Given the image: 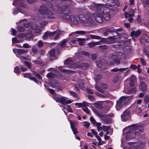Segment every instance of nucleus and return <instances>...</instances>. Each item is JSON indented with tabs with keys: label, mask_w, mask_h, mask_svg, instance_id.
<instances>
[{
	"label": "nucleus",
	"mask_w": 149,
	"mask_h": 149,
	"mask_svg": "<svg viewBox=\"0 0 149 149\" xmlns=\"http://www.w3.org/2000/svg\"><path fill=\"white\" fill-rule=\"evenodd\" d=\"M92 16L88 12L87 15H71L70 16V22L74 24L77 25L81 23L86 26L92 25L94 23V21L91 18Z\"/></svg>",
	"instance_id": "f257e3e1"
},
{
	"label": "nucleus",
	"mask_w": 149,
	"mask_h": 149,
	"mask_svg": "<svg viewBox=\"0 0 149 149\" xmlns=\"http://www.w3.org/2000/svg\"><path fill=\"white\" fill-rule=\"evenodd\" d=\"M143 130L142 126L136 124H132L123 130V134L125 135L126 139H132L138 136Z\"/></svg>",
	"instance_id": "f03ea898"
},
{
	"label": "nucleus",
	"mask_w": 149,
	"mask_h": 149,
	"mask_svg": "<svg viewBox=\"0 0 149 149\" xmlns=\"http://www.w3.org/2000/svg\"><path fill=\"white\" fill-rule=\"evenodd\" d=\"M55 9L57 10V11L56 14H53L49 10L48 8L45 6L42 5L40 7L38 11L40 13L47 16V18L49 19H53L57 16L59 15L62 14L63 9L62 8L57 6Z\"/></svg>",
	"instance_id": "7ed1b4c3"
},
{
	"label": "nucleus",
	"mask_w": 149,
	"mask_h": 149,
	"mask_svg": "<svg viewBox=\"0 0 149 149\" xmlns=\"http://www.w3.org/2000/svg\"><path fill=\"white\" fill-rule=\"evenodd\" d=\"M106 5H102L100 4L93 3V10L96 11V13L94 14L93 16L95 20L97 22L99 23H102L103 21V18L102 14L100 13L101 11V8L107 7Z\"/></svg>",
	"instance_id": "20e7f679"
},
{
	"label": "nucleus",
	"mask_w": 149,
	"mask_h": 149,
	"mask_svg": "<svg viewBox=\"0 0 149 149\" xmlns=\"http://www.w3.org/2000/svg\"><path fill=\"white\" fill-rule=\"evenodd\" d=\"M129 97L125 96H122L117 101L116 107L117 110H120L124 106L126 105L128 103Z\"/></svg>",
	"instance_id": "39448f33"
},
{
	"label": "nucleus",
	"mask_w": 149,
	"mask_h": 149,
	"mask_svg": "<svg viewBox=\"0 0 149 149\" xmlns=\"http://www.w3.org/2000/svg\"><path fill=\"white\" fill-rule=\"evenodd\" d=\"M68 98L64 97H58L54 98L56 102H59L62 104L65 105L67 104L71 103L72 101L70 100H68Z\"/></svg>",
	"instance_id": "423d86ee"
},
{
	"label": "nucleus",
	"mask_w": 149,
	"mask_h": 149,
	"mask_svg": "<svg viewBox=\"0 0 149 149\" xmlns=\"http://www.w3.org/2000/svg\"><path fill=\"white\" fill-rule=\"evenodd\" d=\"M88 66V64L87 63H84L81 65L80 63L78 62L76 64H72L69 66L70 69H74L76 68H87Z\"/></svg>",
	"instance_id": "0eeeda50"
},
{
	"label": "nucleus",
	"mask_w": 149,
	"mask_h": 149,
	"mask_svg": "<svg viewBox=\"0 0 149 149\" xmlns=\"http://www.w3.org/2000/svg\"><path fill=\"white\" fill-rule=\"evenodd\" d=\"M19 3L21 6L23 8H27L28 7V6L26 4H25L24 2H21L20 0H14L13 4L14 6H16L19 5Z\"/></svg>",
	"instance_id": "6e6552de"
},
{
	"label": "nucleus",
	"mask_w": 149,
	"mask_h": 149,
	"mask_svg": "<svg viewBox=\"0 0 149 149\" xmlns=\"http://www.w3.org/2000/svg\"><path fill=\"white\" fill-rule=\"evenodd\" d=\"M64 15L63 16V18L68 21H70V16L68 14L70 13V11L68 9L65 8L63 11Z\"/></svg>",
	"instance_id": "1a4fd4ad"
},
{
	"label": "nucleus",
	"mask_w": 149,
	"mask_h": 149,
	"mask_svg": "<svg viewBox=\"0 0 149 149\" xmlns=\"http://www.w3.org/2000/svg\"><path fill=\"white\" fill-rule=\"evenodd\" d=\"M129 111L127 110L121 115V117L123 121H125L129 118Z\"/></svg>",
	"instance_id": "9d476101"
},
{
	"label": "nucleus",
	"mask_w": 149,
	"mask_h": 149,
	"mask_svg": "<svg viewBox=\"0 0 149 149\" xmlns=\"http://www.w3.org/2000/svg\"><path fill=\"white\" fill-rule=\"evenodd\" d=\"M58 75H56L55 73L53 72H50L48 73L47 75L48 78L50 79L57 77L58 78H60L61 77V74L59 72H58Z\"/></svg>",
	"instance_id": "9b49d317"
},
{
	"label": "nucleus",
	"mask_w": 149,
	"mask_h": 149,
	"mask_svg": "<svg viewBox=\"0 0 149 149\" xmlns=\"http://www.w3.org/2000/svg\"><path fill=\"white\" fill-rule=\"evenodd\" d=\"M92 32L91 31H77L75 32H73L70 33V35L71 36L74 35L75 34H79L82 35H84L86 34H88L91 33Z\"/></svg>",
	"instance_id": "f8f14e48"
},
{
	"label": "nucleus",
	"mask_w": 149,
	"mask_h": 149,
	"mask_svg": "<svg viewBox=\"0 0 149 149\" xmlns=\"http://www.w3.org/2000/svg\"><path fill=\"white\" fill-rule=\"evenodd\" d=\"M31 74L26 73L24 74V77L25 78H28L30 80L34 81L37 84H38L36 79L35 77H31Z\"/></svg>",
	"instance_id": "ddd939ff"
},
{
	"label": "nucleus",
	"mask_w": 149,
	"mask_h": 149,
	"mask_svg": "<svg viewBox=\"0 0 149 149\" xmlns=\"http://www.w3.org/2000/svg\"><path fill=\"white\" fill-rule=\"evenodd\" d=\"M141 34V32L139 30H137L136 31H133L131 33V36L133 38H137Z\"/></svg>",
	"instance_id": "4468645a"
},
{
	"label": "nucleus",
	"mask_w": 149,
	"mask_h": 149,
	"mask_svg": "<svg viewBox=\"0 0 149 149\" xmlns=\"http://www.w3.org/2000/svg\"><path fill=\"white\" fill-rule=\"evenodd\" d=\"M102 88V89L100 88L98 86H97V85H95V88L98 91L101 92H104L103 90L102 89H105L107 88V85L106 84H102L100 86Z\"/></svg>",
	"instance_id": "2eb2a0df"
},
{
	"label": "nucleus",
	"mask_w": 149,
	"mask_h": 149,
	"mask_svg": "<svg viewBox=\"0 0 149 149\" xmlns=\"http://www.w3.org/2000/svg\"><path fill=\"white\" fill-rule=\"evenodd\" d=\"M146 87V85L144 82H141L139 85V88L144 93H145L146 92L147 90Z\"/></svg>",
	"instance_id": "dca6fc26"
},
{
	"label": "nucleus",
	"mask_w": 149,
	"mask_h": 149,
	"mask_svg": "<svg viewBox=\"0 0 149 149\" xmlns=\"http://www.w3.org/2000/svg\"><path fill=\"white\" fill-rule=\"evenodd\" d=\"M136 9H135L134 11L132 9H131L129 12V13H128L127 12H125L124 15L125 17L126 18L128 17H132L134 15V13L135 12Z\"/></svg>",
	"instance_id": "f3484780"
},
{
	"label": "nucleus",
	"mask_w": 149,
	"mask_h": 149,
	"mask_svg": "<svg viewBox=\"0 0 149 149\" xmlns=\"http://www.w3.org/2000/svg\"><path fill=\"white\" fill-rule=\"evenodd\" d=\"M104 101H97L94 103L93 104L97 108L100 109H102L103 108L102 105L103 104Z\"/></svg>",
	"instance_id": "a211bd4d"
},
{
	"label": "nucleus",
	"mask_w": 149,
	"mask_h": 149,
	"mask_svg": "<svg viewBox=\"0 0 149 149\" xmlns=\"http://www.w3.org/2000/svg\"><path fill=\"white\" fill-rule=\"evenodd\" d=\"M58 68L60 71L67 74L72 73H74V71L73 70L68 69H62L61 67H59Z\"/></svg>",
	"instance_id": "6ab92c4d"
},
{
	"label": "nucleus",
	"mask_w": 149,
	"mask_h": 149,
	"mask_svg": "<svg viewBox=\"0 0 149 149\" xmlns=\"http://www.w3.org/2000/svg\"><path fill=\"white\" fill-rule=\"evenodd\" d=\"M114 37H109L107 38L106 43L107 44H111L114 42Z\"/></svg>",
	"instance_id": "aec40b11"
},
{
	"label": "nucleus",
	"mask_w": 149,
	"mask_h": 149,
	"mask_svg": "<svg viewBox=\"0 0 149 149\" xmlns=\"http://www.w3.org/2000/svg\"><path fill=\"white\" fill-rule=\"evenodd\" d=\"M115 55V56L116 55V57L117 58H118L120 59L125 58V54L122 52H118Z\"/></svg>",
	"instance_id": "412c9836"
},
{
	"label": "nucleus",
	"mask_w": 149,
	"mask_h": 149,
	"mask_svg": "<svg viewBox=\"0 0 149 149\" xmlns=\"http://www.w3.org/2000/svg\"><path fill=\"white\" fill-rule=\"evenodd\" d=\"M136 77L134 75H133L131 78L130 82V86H133L134 83L136 82Z\"/></svg>",
	"instance_id": "4be33fe9"
},
{
	"label": "nucleus",
	"mask_w": 149,
	"mask_h": 149,
	"mask_svg": "<svg viewBox=\"0 0 149 149\" xmlns=\"http://www.w3.org/2000/svg\"><path fill=\"white\" fill-rule=\"evenodd\" d=\"M110 57L111 59L113 60L114 62L117 64H120V61L116 57V56L114 54H112Z\"/></svg>",
	"instance_id": "5701e85b"
},
{
	"label": "nucleus",
	"mask_w": 149,
	"mask_h": 149,
	"mask_svg": "<svg viewBox=\"0 0 149 149\" xmlns=\"http://www.w3.org/2000/svg\"><path fill=\"white\" fill-rule=\"evenodd\" d=\"M129 145L130 146L128 147V149H141V148L139 146H135L133 143H129Z\"/></svg>",
	"instance_id": "b1692460"
},
{
	"label": "nucleus",
	"mask_w": 149,
	"mask_h": 149,
	"mask_svg": "<svg viewBox=\"0 0 149 149\" xmlns=\"http://www.w3.org/2000/svg\"><path fill=\"white\" fill-rule=\"evenodd\" d=\"M136 91V87H134L132 88L129 90L128 91L126 92L124 91V92L126 93L132 94L135 93Z\"/></svg>",
	"instance_id": "393cba45"
},
{
	"label": "nucleus",
	"mask_w": 149,
	"mask_h": 149,
	"mask_svg": "<svg viewBox=\"0 0 149 149\" xmlns=\"http://www.w3.org/2000/svg\"><path fill=\"white\" fill-rule=\"evenodd\" d=\"M22 23L24 26L26 27H28L29 26V24L25 19L20 20L19 21V23Z\"/></svg>",
	"instance_id": "a878e982"
},
{
	"label": "nucleus",
	"mask_w": 149,
	"mask_h": 149,
	"mask_svg": "<svg viewBox=\"0 0 149 149\" xmlns=\"http://www.w3.org/2000/svg\"><path fill=\"white\" fill-rule=\"evenodd\" d=\"M142 39L144 40L146 42H149V38L146 34H144L142 36V38L140 40V41L141 42H142Z\"/></svg>",
	"instance_id": "bb28decb"
},
{
	"label": "nucleus",
	"mask_w": 149,
	"mask_h": 149,
	"mask_svg": "<svg viewBox=\"0 0 149 149\" xmlns=\"http://www.w3.org/2000/svg\"><path fill=\"white\" fill-rule=\"evenodd\" d=\"M128 68V67L124 68H121L120 69H118V68H114L111 70V71H112L114 72H116L118 71L120 72H123L126 69H127Z\"/></svg>",
	"instance_id": "cd10ccee"
},
{
	"label": "nucleus",
	"mask_w": 149,
	"mask_h": 149,
	"mask_svg": "<svg viewBox=\"0 0 149 149\" xmlns=\"http://www.w3.org/2000/svg\"><path fill=\"white\" fill-rule=\"evenodd\" d=\"M77 42H79V44L80 45H84L85 39L84 38H77Z\"/></svg>",
	"instance_id": "c85d7f7f"
},
{
	"label": "nucleus",
	"mask_w": 149,
	"mask_h": 149,
	"mask_svg": "<svg viewBox=\"0 0 149 149\" xmlns=\"http://www.w3.org/2000/svg\"><path fill=\"white\" fill-rule=\"evenodd\" d=\"M62 32L61 31L58 30L56 31V33L55 34H56V36L54 38V40H56L58 39L60 36L62 34Z\"/></svg>",
	"instance_id": "c756f323"
},
{
	"label": "nucleus",
	"mask_w": 149,
	"mask_h": 149,
	"mask_svg": "<svg viewBox=\"0 0 149 149\" xmlns=\"http://www.w3.org/2000/svg\"><path fill=\"white\" fill-rule=\"evenodd\" d=\"M78 84L81 89L83 88L84 86V82L81 79H78L77 80Z\"/></svg>",
	"instance_id": "7c9ffc66"
},
{
	"label": "nucleus",
	"mask_w": 149,
	"mask_h": 149,
	"mask_svg": "<svg viewBox=\"0 0 149 149\" xmlns=\"http://www.w3.org/2000/svg\"><path fill=\"white\" fill-rule=\"evenodd\" d=\"M19 12L22 13H24V11L22 10L19 9L18 8H15V10H13V13L14 14L16 15Z\"/></svg>",
	"instance_id": "2f4dec72"
},
{
	"label": "nucleus",
	"mask_w": 149,
	"mask_h": 149,
	"mask_svg": "<svg viewBox=\"0 0 149 149\" xmlns=\"http://www.w3.org/2000/svg\"><path fill=\"white\" fill-rule=\"evenodd\" d=\"M66 41L65 40H63L62 42L58 44V45L60 46L61 47H64L65 46H66Z\"/></svg>",
	"instance_id": "473e14b6"
},
{
	"label": "nucleus",
	"mask_w": 149,
	"mask_h": 149,
	"mask_svg": "<svg viewBox=\"0 0 149 149\" xmlns=\"http://www.w3.org/2000/svg\"><path fill=\"white\" fill-rule=\"evenodd\" d=\"M69 122H70L71 128L76 127L77 124V123L76 121H72L70 120Z\"/></svg>",
	"instance_id": "72a5a7b5"
},
{
	"label": "nucleus",
	"mask_w": 149,
	"mask_h": 149,
	"mask_svg": "<svg viewBox=\"0 0 149 149\" xmlns=\"http://www.w3.org/2000/svg\"><path fill=\"white\" fill-rule=\"evenodd\" d=\"M33 36V34L31 33H28L25 35V37L26 40H28L31 38Z\"/></svg>",
	"instance_id": "f704fd0d"
},
{
	"label": "nucleus",
	"mask_w": 149,
	"mask_h": 149,
	"mask_svg": "<svg viewBox=\"0 0 149 149\" xmlns=\"http://www.w3.org/2000/svg\"><path fill=\"white\" fill-rule=\"evenodd\" d=\"M72 62L73 61L71 59H68L65 61L64 64L69 65L71 64Z\"/></svg>",
	"instance_id": "c9c22d12"
},
{
	"label": "nucleus",
	"mask_w": 149,
	"mask_h": 149,
	"mask_svg": "<svg viewBox=\"0 0 149 149\" xmlns=\"http://www.w3.org/2000/svg\"><path fill=\"white\" fill-rule=\"evenodd\" d=\"M64 108L67 110V111H69L70 112L72 113L73 111L72 109L71 108L70 106L69 105H67L66 106V107H64Z\"/></svg>",
	"instance_id": "e433bc0d"
},
{
	"label": "nucleus",
	"mask_w": 149,
	"mask_h": 149,
	"mask_svg": "<svg viewBox=\"0 0 149 149\" xmlns=\"http://www.w3.org/2000/svg\"><path fill=\"white\" fill-rule=\"evenodd\" d=\"M49 54L51 57H54L55 55V49H51L49 52Z\"/></svg>",
	"instance_id": "4c0bfd02"
},
{
	"label": "nucleus",
	"mask_w": 149,
	"mask_h": 149,
	"mask_svg": "<svg viewBox=\"0 0 149 149\" xmlns=\"http://www.w3.org/2000/svg\"><path fill=\"white\" fill-rule=\"evenodd\" d=\"M89 36L92 39H100V37L99 36L93 35H89Z\"/></svg>",
	"instance_id": "58836bf2"
},
{
	"label": "nucleus",
	"mask_w": 149,
	"mask_h": 149,
	"mask_svg": "<svg viewBox=\"0 0 149 149\" xmlns=\"http://www.w3.org/2000/svg\"><path fill=\"white\" fill-rule=\"evenodd\" d=\"M14 72L16 73H20L21 71L18 66H16L14 68Z\"/></svg>",
	"instance_id": "ea45409f"
},
{
	"label": "nucleus",
	"mask_w": 149,
	"mask_h": 149,
	"mask_svg": "<svg viewBox=\"0 0 149 149\" xmlns=\"http://www.w3.org/2000/svg\"><path fill=\"white\" fill-rule=\"evenodd\" d=\"M33 75L35 76L36 77L38 78L39 79H41V77L39 74L37 73L35 71H33Z\"/></svg>",
	"instance_id": "a19ab883"
},
{
	"label": "nucleus",
	"mask_w": 149,
	"mask_h": 149,
	"mask_svg": "<svg viewBox=\"0 0 149 149\" xmlns=\"http://www.w3.org/2000/svg\"><path fill=\"white\" fill-rule=\"evenodd\" d=\"M77 38H75L74 39L71 40L70 42V45H72V44H76L77 42Z\"/></svg>",
	"instance_id": "79ce46f5"
},
{
	"label": "nucleus",
	"mask_w": 149,
	"mask_h": 149,
	"mask_svg": "<svg viewBox=\"0 0 149 149\" xmlns=\"http://www.w3.org/2000/svg\"><path fill=\"white\" fill-rule=\"evenodd\" d=\"M81 53L83 55H85L88 57H90V54L88 52L85 51H82Z\"/></svg>",
	"instance_id": "37998d69"
},
{
	"label": "nucleus",
	"mask_w": 149,
	"mask_h": 149,
	"mask_svg": "<svg viewBox=\"0 0 149 149\" xmlns=\"http://www.w3.org/2000/svg\"><path fill=\"white\" fill-rule=\"evenodd\" d=\"M26 52V51L22 49H18V54H23Z\"/></svg>",
	"instance_id": "c03bdc74"
},
{
	"label": "nucleus",
	"mask_w": 149,
	"mask_h": 149,
	"mask_svg": "<svg viewBox=\"0 0 149 149\" xmlns=\"http://www.w3.org/2000/svg\"><path fill=\"white\" fill-rule=\"evenodd\" d=\"M87 45L89 47L91 48L95 47V46L94 42H92L88 43L87 44Z\"/></svg>",
	"instance_id": "a18cd8bd"
},
{
	"label": "nucleus",
	"mask_w": 149,
	"mask_h": 149,
	"mask_svg": "<svg viewBox=\"0 0 149 149\" xmlns=\"http://www.w3.org/2000/svg\"><path fill=\"white\" fill-rule=\"evenodd\" d=\"M82 110L86 113L90 114V111L87 107H84L82 108Z\"/></svg>",
	"instance_id": "49530a36"
},
{
	"label": "nucleus",
	"mask_w": 149,
	"mask_h": 149,
	"mask_svg": "<svg viewBox=\"0 0 149 149\" xmlns=\"http://www.w3.org/2000/svg\"><path fill=\"white\" fill-rule=\"evenodd\" d=\"M10 31L12 32L11 35L13 36H15L17 33V31L15 30V29H14L13 28H11V29Z\"/></svg>",
	"instance_id": "de8ad7c7"
},
{
	"label": "nucleus",
	"mask_w": 149,
	"mask_h": 149,
	"mask_svg": "<svg viewBox=\"0 0 149 149\" xmlns=\"http://www.w3.org/2000/svg\"><path fill=\"white\" fill-rule=\"evenodd\" d=\"M84 123L83 126L87 128H88L90 125V123L89 122H84Z\"/></svg>",
	"instance_id": "09e8293b"
},
{
	"label": "nucleus",
	"mask_w": 149,
	"mask_h": 149,
	"mask_svg": "<svg viewBox=\"0 0 149 149\" xmlns=\"http://www.w3.org/2000/svg\"><path fill=\"white\" fill-rule=\"evenodd\" d=\"M87 97L91 101H94L95 98L93 96L91 95H87Z\"/></svg>",
	"instance_id": "8fccbe9b"
},
{
	"label": "nucleus",
	"mask_w": 149,
	"mask_h": 149,
	"mask_svg": "<svg viewBox=\"0 0 149 149\" xmlns=\"http://www.w3.org/2000/svg\"><path fill=\"white\" fill-rule=\"evenodd\" d=\"M110 129V127L108 126H102V130L105 132H107Z\"/></svg>",
	"instance_id": "3c124183"
},
{
	"label": "nucleus",
	"mask_w": 149,
	"mask_h": 149,
	"mask_svg": "<svg viewBox=\"0 0 149 149\" xmlns=\"http://www.w3.org/2000/svg\"><path fill=\"white\" fill-rule=\"evenodd\" d=\"M12 41L14 43H18L21 42L20 40H18L15 38H12Z\"/></svg>",
	"instance_id": "603ef678"
},
{
	"label": "nucleus",
	"mask_w": 149,
	"mask_h": 149,
	"mask_svg": "<svg viewBox=\"0 0 149 149\" xmlns=\"http://www.w3.org/2000/svg\"><path fill=\"white\" fill-rule=\"evenodd\" d=\"M48 36V32H46L43 35L42 38L44 40H46Z\"/></svg>",
	"instance_id": "864d4df0"
},
{
	"label": "nucleus",
	"mask_w": 149,
	"mask_h": 149,
	"mask_svg": "<svg viewBox=\"0 0 149 149\" xmlns=\"http://www.w3.org/2000/svg\"><path fill=\"white\" fill-rule=\"evenodd\" d=\"M90 120L91 122L94 125L96 124V122L93 117L91 116L90 118Z\"/></svg>",
	"instance_id": "5fc2aeb1"
},
{
	"label": "nucleus",
	"mask_w": 149,
	"mask_h": 149,
	"mask_svg": "<svg viewBox=\"0 0 149 149\" xmlns=\"http://www.w3.org/2000/svg\"><path fill=\"white\" fill-rule=\"evenodd\" d=\"M17 29L19 32H23L24 30V28L22 26H18Z\"/></svg>",
	"instance_id": "6e6d98bb"
},
{
	"label": "nucleus",
	"mask_w": 149,
	"mask_h": 149,
	"mask_svg": "<svg viewBox=\"0 0 149 149\" xmlns=\"http://www.w3.org/2000/svg\"><path fill=\"white\" fill-rule=\"evenodd\" d=\"M144 102L145 104H147L149 102V97L146 96L144 99Z\"/></svg>",
	"instance_id": "4d7b16f0"
},
{
	"label": "nucleus",
	"mask_w": 149,
	"mask_h": 149,
	"mask_svg": "<svg viewBox=\"0 0 149 149\" xmlns=\"http://www.w3.org/2000/svg\"><path fill=\"white\" fill-rule=\"evenodd\" d=\"M82 104L83 105V107H84V108L86 107H88L89 104V103L85 101H83L82 102Z\"/></svg>",
	"instance_id": "13d9d810"
},
{
	"label": "nucleus",
	"mask_w": 149,
	"mask_h": 149,
	"mask_svg": "<svg viewBox=\"0 0 149 149\" xmlns=\"http://www.w3.org/2000/svg\"><path fill=\"white\" fill-rule=\"evenodd\" d=\"M48 32V34L49 36H52L55 35L56 33V31H54L53 32Z\"/></svg>",
	"instance_id": "bf43d9fd"
},
{
	"label": "nucleus",
	"mask_w": 149,
	"mask_h": 149,
	"mask_svg": "<svg viewBox=\"0 0 149 149\" xmlns=\"http://www.w3.org/2000/svg\"><path fill=\"white\" fill-rule=\"evenodd\" d=\"M34 63L37 64H40L42 63V61L40 59H38L34 61Z\"/></svg>",
	"instance_id": "052dcab7"
},
{
	"label": "nucleus",
	"mask_w": 149,
	"mask_h": 149,
	"mask_svg": "<svg viewBox=\"0 0 149 149\" xmlns=\"http://www.w3.org/2000/svg\"><path fill=\"white\" fill-rule=\"evenodd\" d=\"M38 46L39 47H41L43 45V42L41 40H39L37 42Z\"/></svg>",
	"instance_id": "680f3d73"
},
{
	"label": "nucleus",
	"mask_w": 149,
	"mask_h": 149,
	"mask_svg": "<svg viewBox=\"0 0 149 149\" xmlns=\"http://www.w3.org/2000/svg\"><path fill=\"white\" fill-rule=\"evenodd\" d=\"M71 128L74 134H77L78 133V132L77 131V128L76 127Z\"/></svg>",
	"instance_id": "e2e57ef3"
},
{
	"label": "nucleus",
	"mask_w": 149,
	"mask_h": 149,
	"mask_svg": "<svg viewBox=\"0 0 149 149\" xmlns=\"http://www.w3.org/2000/svg\"><path fill=\"white\" fill-rule=\"evenodd\" d=\"M140 60L143 65L144 66H145L146 65V62L142 58H140Z\"/></svg>",
	"instance_id": "0e129e2a"
},
{
	"label": "nucleus",
	"mask_w": 149,
	"mask_h": 149,
	"mask_svg": "<svg viewBox=\"0 0 149 149\" xmlns=\"http://www.w3.org/2000/svg\"><path fill=\"white\" fill-rule=\"evenodd\" d=\"M119 79V77L116 76L115 77L113 78V81L114 83H116L117 82Z\"/></svg>",
	"instance_id": "69168bd1"
},
{
	"label": "nucleus",
	"mask_w": 149,
	"mask_h": 149,
	"mask_svg": "<svg viewBox=\"0 0 149 149\" xmlns=\"http://www.w3.org/2000/svg\"><path fill=\"white\" fill-rule=\"evenodd\" d=\"M49 91L50 93L52 94L53 95H55L56 93H55L54 91L52 89H49Z\"/></svg>",
	"instance_id": "338daca9"
},
{
	"label": "nucleus",
	"mask_w": 149,
	"mask_h": 149,
	"mask_svg": "<svg viewBox=\"0 0 149 149\" xmlns=\"http://www.w3.org/2000/svg\"><path fill=\"white\" fill-rule=\"evenodd\" d=\"M24 36H25V35L24 34L22 33H21L19 34L17 36V37L18 38H22Z\"/></svg>",
	"instance_id": "774afa93"
}]
</instances>
